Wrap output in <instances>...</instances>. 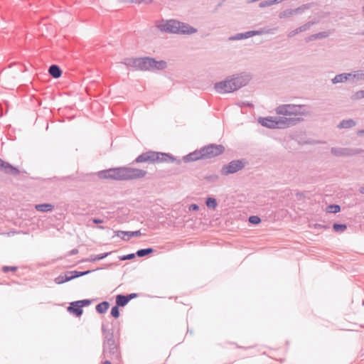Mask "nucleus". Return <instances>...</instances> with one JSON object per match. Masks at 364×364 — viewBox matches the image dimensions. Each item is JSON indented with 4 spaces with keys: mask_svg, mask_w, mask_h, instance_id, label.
I'll return each mask as SVG.
<instances>
[{
    "mask_svg": "<svg viewBox=\"0 0 364 364\" xmlns=\"http://www.w3.org/2000/svg\"><path fill=\"white\" fill-rule=\"evenodd\" d=\"M102 332L104 336L102 355L110 360H117L120 353L118 346L114 339L113 329L107 330L105 325L102 324Z\"/></svg>",
    "mask_w": 364,
    "mask_h": 364,
    "instance_id": "obj_5",
    "label": "nucleus"
},
{
    "mask_svg": "<svg viewBox=\"0 0 364 364\" xmlns=\"http://www.w3.org/2000/svg\"><path fill=\"white\" fill-rule=\"evenodd\" d=\"M70 281L68 271L60 274L59 276L54 279V282L57 284H62Z\"/></svg>",
    "mask_w": 364,
    "mask_h": 364,
    "instance_id": "obj_23",
    "label": "nucleus"
},
{
    "mask_svg": "<svg viewBox=\"0 0 364 364\" xmlns=\"http://www.w3.org/2000/svg\"><path fill=\"white\" fill-rule=\"evenodd\" d=\"M109 307V303L107 301H102L99 303L96 307L95 309L97 313L99 314H105Z\"/></svg>",
    "mask_w": 364,
    "mask_h": 364,
    "instance_id": "obj_25",
    "label": "nucleus"
},
{
    "mask_svg": "<svg viewBox=\"0 0 364 364\" xmlns=\"http://www.w3.org/2000/svg\"><path fill=\"white\" fill-rule=\"evenodd\" d=\"M178 33L180 34H193L197 32V29L188 23L180 22L178 25Z\"/></svg>",
    "mask_w": 364,
    "mask_h": 364,
    "instance_id": "obj_14",
    "label": "nucleus"
},
{
    "mask_svg": "<svg viewBox=\"0 0 364 364\" xmlns=\"http://www.w3.org/2000/svg\"><path fill=\"white\" fill-rule=\"evenodd\" d=\"M77 253H78V250L75 248V249L71 250L69 252L68 255L71 256V255H77Z\"/></svg>",
    "mask_w": 364,
    "mask_h": 364,
    "instance_id": "obj_47",
    "label": "nucleus"
},
{
    "mask_svg": "<svg viewBox=\"0 0 364 364\" xmlns=\"http://www.w3.org/2000/svg\"><path fill=\"white\" fill-rule=\"evenodd\" d=\"M205 205L208 208L215 210L218 206V202L215 198L208 197L205 200Z\"/></svg>",
    "mask_w": 364,
    "mask_h": 364,
    "instance_id": "obj_27",
    "label": "nucleus"
},
{
    "mask_svg": "<svg viewBox=\"0 0 364 364\" xmlns=\"http://www.w3.org/2000/svg\"><path fill=\"white\" fill-rule=\"evenodd\" d=\"M160 162H175L177 164H180L181 161L168 153L148 151L139 155L131 164H134L135 163L154 164Z\"/></svg>",
    "mask_w": 364,
    "mask_h": 364,
    "instance_id": "obj_4",
    "label": "nucleus"
},
{
    "mask_svg": "<svg viewBox=\"0 0 364 364\" xmlns=\"http://www.w3.org/2000/svg\"><path fill=\"white\" fill-rule=\"evenodd\" d=\"M17 269H18V267L16 266H4L2 267V271L4 273H7L9 271L15 272L17 270Z\"/></svg>",
    "mask_w": 364,
    "mask_h": 364,
    "instance_id": "obj_42",
    "label": "nucleus"
},
{
    "mask_svg": "<svg viewBox=\"0 0 364 364\" xmlns=\"http://www.w3.org/2000/svg\"><path fill=\"white\" fill-rule=\"evenodd\" d=\"M328 36H329L328 31H322V32H318L317 33H315L316 40L326 38L328 37Z\"/></svg>",
    "mask_w": 364,
    "mask_h": 364,
    "instance_id": "obj_40",
    "label": "nucleus"
},
{
    "mask_svg": "<svg viewBox=\"0 0 364 364\" xmlns=\"http://www.w3.org/2000/svg\"><path fill=\"white\" fill-rule=\"evenodd\" d=\"M242 39H245L244 33H238L234 36L229 37L230 41H239Z\"/></svg>",
    "mask_w": 364,
    "mask_h": 364,
    "instance_id": "obj_39",
    "label": "nucleus"
},
{
    "mask_svg": "<svg viewBox=\"0 0 364 364\" xmlns=\"http://www.w3.org/2000/svg\"><path fill=\"white\" fill-rule=\"evenodd\" d=\"M112 252H105L100 255H92L90 257L85 259V262H94L106 258L112 254Z\"/></svg>",
    "mask_w": 364,
    "mask_h": 364,
    "instance_id": "obj_20",
    "label": "nucleus"
},
{
    "mask_svg": "<svg viewBox=\"0 0 364 364\" xmlns=\"http://www.w3.org/2000/svg\"><path fill=\"white\" fill-rule=\"evenodd\" d=\"M333 229L335 232H343L347 229V225L346 224L335 223L333 225Z\"/></svg>",
    "mask_w": 364,
    "mask_h": 364,
    "instance_id": "obj_31",
    "label": "nucleus"
},
{
    "mask_svg": "<svg viewBox=\"0 0 364 364\" xmlns=\"http://www.w3.org/2000/svg\"><path fill=\"white\" fill-rule=\"evenodd\" d=\"M92 221L93 222V223L95 224H101L104 221L103 220H101L100 218H94L92 219Z\"/></svg>",
    "mask_w": 364,
    "mask_h": 364,
    "instance_id": "obj_45",
    "label": "nucleus"
},
{
    "mask_svg": "<svg viewBox=\"0 0 364 364\" xmlns=\"http://www.w3.org/2000/svg\"><path fill=\"white\" fill-rule=\"evenodd\" d=\"M294 10V14H299L301 13L302 11H304L302 9H301V6H299L298 8L295 9H293Z\"/></svg>",
    "mask_w": 364,
    "mask_h": 364,
    "instance_id": "obj_49",
    "label": "nucleus"
},
{
    "mask_svg": "<svg viewBox=\"0 0 364 364\" xmlns=\"http://www.w3.org/2000/svg\"><path fill=\"white\" fill-rule=\"evenodd\" d=\"M146 174L147 171L145 170L128 166L111 168L97 173L100 178L114 181L138 180L143 178Z\"/></svg>",
    "mask_w": 364,
    "mask_h": 364,
    "instance_id": "obj_1",
    "label": "nucleus"
},
{
    "mask_svg": "<svg viewBox=\"0 0 364 364\" xmlns=\"http://www.w3.org/2000/svg\"><path fill=\"white\" fill-rule=\"evenodd\" d=\"M351 73V78L357 80H364V70H355Z\"/></svg>",
    "mask_w": 364,
    "mask_h": 364,
    "instance_id": "obj_28",
    "label": "nucleus"
},
{
    "mask_svg": "<svg viewBox=\"0 0 364 364\" xmlns=\"http://www.w3.org/2000/svg\"><path fill=\"white\" fill-rule=\"evenodd\" d=\"M126 235H127L126 231H122V230L114 231V236H117V237L121 238L124 241H128V240H129V237H127Z\"/></svg>",
    "mask_w": 364,
    "mask_h": 364,
    "instance_id": "obj_35",
    "label": "nucleus"
},
{
    "mask_svg": "<svg viewBox=\"0 0 364 364\" xmlns=\"http://www.w3.org/2000/svg\"><path fill=\"white\" fill-rule=\"evenodd\" d=\"M331 152L336 156L341 157L355 156L361 154L363 150L361 149L332 147Z\"/></svg>",
    "mask_w": 364,
    "mask_h": 364,
    "instance_id": "obj_10",
    "label": "nucleus"
},
{
    "mask_svg": "<svg viewBox=\"0 0 364 364\" xmlns=\"http://www.w3.org/2000/svg\"><path fill=\"white\" fill-rule=\"evenodd\" d=\"M129 302L127 295L118 294L116 296V304L117 306H125Z\"/></svg>",
    "mask_w": 364,
    "mask_h": 364,
    "instance_id": "obj_24",
    "label": "nucleus"
},
{
    "mask_svg": "<svg viewBox=\"0 0 364 364\" xmlns=\"http://www.w3.org/2000/svg\"><path fill=\"white\" fill-rule=\"evenodd\" d=\"M97 228H99L100 230H105L106 228L105 226L100 225L97 227Z\"/></svg>",
    "mask_w": 364,
    "mask_h": 364,
    "instance_id": "obj_55",
    "label": "nucleus"
},
{
    "mask_svg": "<svg viewBox=\"0 0 364 364\" xmlns=\"http://www.w3.org/2000/svg\"><path fill=\"white\" fill-rule=\"evenodd\" d=\"M103 364H112V363H111V361H110L109 360H105V361L103 363Z\"/></svg>",
    "mask_w": 364,
    "mask_h": 364,
    "instance_id": "obj_54",
    "label": "nucleus"
},
{
    "mask_svg": "<svg viewBox=\"0 0 364 364\" xmlns=\"http://www.w3.org/2000/svg\"><path fill=\"white\" fill-rule=\"evenodd\" d=\"M294 14V10L291 9H289L280 12L279 14V18H287L291 17Z\"/></svg>",
    "mask_w": 364,
    "mask_h": 364,
    "instance_id": "obj_29",
    "label": "nucleus"
},
{
    "mask_svg": "<svg viewBox=\"0 0 364 364\" xmlns=\"http://www.w3.org/2000/svg\"><path fill=\"white\" fill-rule=\"evenodd\" d=\"M178 25L179 21L173 19L163 21L160 24L158 25L159 29L165 33H178Z\"/></svg>",
    "mask_w": 364,
    "mask_h": 364,
    "instance_id": "obj_11",
    "label": "nucleus"
},
{
    "mask_svg": "<svg viewBox=\"0 0 364 364\" xmlns=\"http://www.w3.org/2000/svg\"><path fill=\"white\" fill-rule=\"evenodd\" d=\"M277 114L288 116L287 117H302L306 116L308 112L305 110L304 105L284 104L278 106L276 109Z\"/></svg>",
    "mask_w": 364,
    "mask_h": 364,
    "instance_id": "obj_7",
    "label": "nucleus"
},
{
    "mask_svg": "<svg viewBox=\"0 0 364 364\" xmlns=\"http://www.w3.org/2000/svg\"><path fill=\"white\" fill-rule=\"evenodd\" d=\"M315 23L314 21H309L306 23L305 24L296 28V29L291 31L289 33L288 37L291 38L294 36L295 35L298 34L299 33L303 32L309 29L311 26H313Z\"/></svg>",
    "mask_w": 364,
    "mask_h": 364,
    "instance_id": "obj_16",
    "label": "nucleus"
},
{
    "mask_svg": "<svg viewBox=\"0 0 364 364\" xmlns=\"http://www.w3.org/2000/svg\"><path fill=\"white\" fill-rule=\"evenodd\" d=\"M361 36H364V31L360 33Z\"/></svg>",
    "mask_w": 364,
    "mask_h": 364,
    "instance_id": "obj_56",
    "label": "nucleus"
},
{
    "mask_svg": "<svg viewBox=\"0 0 364 364\" xmlns=\"http://www.w3.org/2000/svg\"><path fill=\"white\" fill-rule=\"evenodd\" d=\"M35 208L39 212L46 213L51 211L54 208V205L51 203H41L36 205Z\"/></svg>",
    "mask_w": 364,
    "mask_h": 364,
    "instance_id": "obj_21",
    "label": "nucleus"
},
{
    "mask_svg": "<svg viewBox=\"0 0 364 364\" xmlns=\"http://www.w3.org/2000/svg\"><path fill=\"white\" fill-rule=\"evenodd\" d=\"M119 306H117L116 304L115 306H112L111 309V316L114 317V318H117L119 317L120 313H119Z\"/></svg>",
    "mask_w": 364,
    "mask_h": 364,
    "instance_id": "obj_36",
    "label": "nucleus"
},
{
    "mask_svg": "<svg viewBox=\"0 0 364 364\" xmlns=\"http://www.w3.org/2000/svg\"><path fill=\"white\" fill-rule=\"evenodd\" d=\"M68 311L70 313L73 314L77 317L80 316L83 313L82 305H80L78 301L71 302L68 307Z\"/></svg>",
    "mask_w": 364,
    "mask_h": 364,
    "instance_id": "obj_15",
    "label": "nucleus"
},
{
    "mask_svg": "<svg viewBox=\"0 0 364 364\" xmlns=\"http://www.w3.org/2000/svg\"><path fill=\"white\" fill-rule=\"evenodd\" d=\"M128 69L140 71L155 72L167 68V62L164 60H156L151 57L126 58L122 62Z\"/></svg>",
    "mask_w": 364,
    "mask_h": 364,
    "instance_id": "obj_2",
    "label": "nucleus"
},
{
    "mask_svg": "<svg viewBox=\"0 0 364 364\" xmlns=\"http://www.w3.org/2000/svg\"><path fill=\"white\" fill-rule=\"evenodd\" d=\"M127 296L128 297L129 301H130L132 299L136 298L138 296V294L136 293H132L129 294H127Z\"/></svg>",
    "mask_w": 364,
    "mask_h": 364,
    "instance_id": "obj_46",
    "label": "nucleus"
},
{
    "mask_svg": "<svg viewBox=\"0 0 364 364\" xmlns=\"http://www.w3.org/2000/svg\"><path fill=\"white\" fill-rule=\"evenodd\" d=\"M363 98H364V90H363L355 92L350 97V99L353 100H360V99H363Z\"/></svg>",
    "mask_w": 364,
    "mask_h": 364,
    "instance_id": "obj_34",
    "label": "nucleus"
},
{
    "mask_svg": "<svg viewBox=\"0 0 364 364\" xmlns=\"http://www.w3.org/2000/svg\"><path fill=\"white\" fill-rule=\"evenodd\" d=\"M0 171H3L6 174L16 176L20 173L18 168L14 166L7 161H4L0 158Z\"/></svg>",
    "mask_w": 364,
    "mask_h": 364,
    "instance_id": "obj_12",
    "label": "nucleus"
},
{
    "mask_svg": "<svg viewBox=\"0 0 364 364\" xmlns=\"http://www.w3.org/2000/svg\"><path fill=\"white\" fill-rule=\"evenodd\" d=\"M326 210L329 213H337L341 211V206L337 204H331L327 206Z\"/></svg>",
    "mask_w": 364,
    "mask_h": 364,
    "instance_id": "obj_30",
    "label": "nucleus"
},
{
    "mask_svg": "<svg viewBox=\"0 0 364 364\" xmlns=\"http://www.w3.org/2000/svg\"><path fill=\"white\" fill-rule=\"evenodd\" d=\"M355 122L352 119H343L337 126L339 129H349L355 126Z\"/></svg>",
    "mask_w": 364,
    "mask_h": 364,
    "instance_id": "obj_22",
    "label": "nucleus"
},
{
    "mask_svg": "<svg viewBox=\"0 0 364 364\" xmlns=\"http://www.w3.org/2000/svg\"><path fill=\"white\" fill-rule=\"evenodd\" d=\"M199 159H204L202 148L199 150H196L183 157V160L186 163L195 161Z\"/></svg>",
    "mask_w": 364,
    "mask_h": 364,
    "instance_id": "obj_13",
    "label": "nucleus"
},
{
    "mask_svg": "<svg viewBox=\"0 0 364 364\" xmlns=\"http://www.w3.org/2000/svg\"><path fill=\"white\" fill-rule=\"evenodd\" d=\"M154 250L153 247H148L144 249H140L136 251V256L139 257H143L149 255V254L154 252Z\"/></svg>",
    "mask_w": 364,
    "mask_h": 364,
    "instance_id": "obj_26",
    "label": "nucleus"
},
{
    "mask_svg": "<svg viewBox=\"0 0 364 364\" xmlns=\"http://www.w3.org/2000/svg\"><path fill=\"white\" fill-rule=\"evenodd\" d=\"M48 73L51 77L55 79L59 78L62 75L60 68L55 64L51 65L48 68Z\"/></svg>",
    "mask_w": 364,
    "mask_h": 364,
    "instance_id": "obj_19",
    "label": "nucleus"
},
{
    "mask_svg": "<svg viewBox=\"0 0 364 364\" xmlns=\"http://www.w3.org/2000/svg\"><path fill=\"white\" fill-rule=\"evenodd\" d=\"M264 33V32L262 30H260V31H247V32L244 33L245 38H250V37H252V36H257V35H261V34H262Z\"/></svg>",
    "mask_w": 364,
    "mask_h": 364,
    "instance_id": "obj_32",
    "label": "nucleus"
},
{
    "mask_svg": "<svg viewBox=\"0 0 364 364\" xmlns=\"http://www.w3.org/2000/svg\"><path fill=\"white\" fill-rule=\"evenodd\" d=\"M358 134L364 136V129H362V130L358 131Z\"/></svg>",
    "mask_w": 364,
    "mask_h": 364,
    "instance_id": "obj_53",
    "label": "nucleus"
},
{
    "mask_svg": "<svg viewBox=\"0 0 364 364\" xmlns=\"http://www.w3.org/2000/svg\"><path fill=\"white\" fill-rule=\"evenodd\" d=\"M136 257L135 253H130L128 255H125L123 256H120L119 258L121 261L128 260V259H132Z\"/></svg>",
    "mask_w": 364,
    "mask_h": 364,
    "instance_id": "obj_41",
    "label": "nucleus"
},
{
    "mask_svg": "<svg viewBox=\"0 0 364 364\" xmlns=\"http://www.w3.org/2000/svg\"><path fill=\"white\" fill-rule=\"evenodd\" d=\"M80 305H82V309L84 307V306H89L92 301L90 299H82V300H79L78 301Z\"/></svg>",
    "mask_w": 364,
    "mask_h": 364,
    "instance_id": "obj_43",
    "label": "nucleus"
},
{
    "mask_svg": "<svg viewBox=\"0 0 364 364\" xmlns=\"http://www.w3.org/2000/svg\"><path fill=\"white\" fill-rule=\"evenodd\" d=\"M204 159H212L222 154L225 147L221 144H210L202 147Z\"/></svg>",
    "mask_w": 364,
    "mask_h": 364,
    "instance_id": "obj_9",
    "label": "nucleus"
},
{
    "mask_svg": "<svg viewBox=\"0 0 364 364\" xmlns=\"http://www.w3.org/2000/svg\"><path fill=\"white\" fill-rule=\"evenodd\" d=\"M249 223L253 225H258L261 223V218L257 215H251L248 218Z\"/></svg>",
    "mask_w": 364,
    "mask_h": 364,
    "instance_id": "obj_37",
    "label": "nucleus"
},
{
    "mask_svg": "<svg viewBox=\"0 0 364 364\" xmlns=\"http://www.w3.org/2000/svg\"><path fill=\"white\" fill-rule=\"evenodd\" d=\"M251 80V75L241 73L227 77L224 80L215 82L214 89L220 94L231 93L247 85Z\"/></svg>",
    "mask_w": 364,
    "mask_h": 364,
    "instance_id": "obj_3",
    "label": "nucleus"
},
{
    "mask_svg": "<svg viewBox=\"0 0 364 364\" xmlns=\"http://www.w3.org/2000/svg\"><path fill=\"white\" fill-rule=\"evenodd\" d=\"M351 78V73H341L336 75L333 78L331 79V82L333 84L341 83L344 82Z\"/></svg>",
    "mask_w": 364,
    "mask_h": 364,
    "instance_id": "obj_18",
    "label": "nucleus"
},
{
    "mask_svg": "<svg viewBox=\"0 0 364 364\" xmlns=\"http://www.w3.org/2000/svg\"><path fill=\"white\" fill-rule=\"evenodd\" d=\"M264 33V32L262 30H260V31H247V32L244 33L245 38H250V37H252V36H257V35H261V34H262Z\"/></svg>",
    "mask_w": 364,
    "mask_h": 364,
    "instance_id": "obj_33",
    "label": "nucleus"
},
{
    "mask_svg": "<svg viewBox=\"0 0 364 364\" xmlns=\"http://www.w3.org/2000/svg\"><path fill=\"white\" fill-rule=\"evenodd\" d=\"M301 6V9L303 10H305V9H309L311 6V4H303Z\"/></svg>",
    "mask_w": 364,
    "mask_h": 364,
    "instance_id": "obj_51",
    "label": "nucleus"
},
{
    "mask_svg": "<svg viewBox=\"0 0 364 364\" xmlns=\"http://www.w3.org/2000/svg\"><path fill=\"white\" fill-rule=\"evenodd\" d=\"M127 233V237H139L142 235V233L141 230H136V231H126Z\"/></svg>",
    "mask_w": 364,
    "mask_h": 364,
    "instance_id": "obj_38",
    "label": "nucleus"
},
{
    "mask_svg": "<svg viewBox=\"0 0 364 364\" xmlns=\"http://www.w3.org/2000/svg\"><path fill=\"white\" fill-rule=\"evenodd\" d=\"M303 119L301 117H260L259 122L267 128L284 129L294 126Z\"/></svg>",
    "mask_w": 364,
    "mask_h": 364,
    "instance_id": "obj_6",
    "label": "nucleus"
},
{
    "mask_svg": "<svg viewBox=\"0 0 364 364\" xmlns=\"http://www.w3.org/2000/svg\"><path fill=\"white\" fill-rule=\"evenodd\" d=\"M152 1H153V0H139V1H138V3H139V4L144 3V4H149L152 3Z\"/></svg>",
    "mask_w": 364,
    "mask_h": 364,
    "instance_id": "obj_50",
    "label": "nucleus"
},
{
    "mask_svg": "<svg viewBox=\"0 0 364 364\" xmlns=\"http://www.w3.org/2000/svg\"><path fill=\"white\" fill-rule=\"evenodd\" d=\"M189 210L190 211H196L199 210V205L196 203H193L189 206Z\"/></svg>",
    "mask_w": 364,
    "mask_h": 364,
    "instance_id": "obj_44",
    "label": "nucleus"
},
{
    "mask_svg": "<svg viewBox=\"0 0 364 364\" xmlns=\"http://www.w3.org/2000/svg\"><path fill=\"white\" fill-rule=\"evenodd\" d=\"M359 191L360 193L364 194V187H360Z\"/></svg>",
    "mask_w": 364,
    "mask_h": 364,
    "instance_id": "obj_52",
    "label": "nucleus"
},
{
    "mask_svg": "<svg viewBox=\"0 0 364 364\" xmlns=\"http://www.w3.org/2000/svg\"><path fill=\"white\" fill-rule=\"evenodd\" d=\"M97 269H100L99 268L96 269V270H97ZM95 271V269H92V270L89 269V270L82 271V272L77 271V270H73V271H68V272L69 277L71 281L74 279L87 275Z\"/></svg>",
    "mask_w": 364,
    "mask_h": 364,
    "instance_id": "obj_17",
    "label": "nucleus"
},
{
    "mask_svg": "<svg viewBox=\"0 0 364 364\" xmlns=\"http://www.w3.org/2000/svg\"><path fill=\"white\" fill-rule=\"evenodd\" d=\"M246 165L245 159L232 160L228 164L223 166L220 173L223 176L233 174L245 168Z\"/></svg>",
    "mask_w": 364,
    "mask_h": 364,
    "instance_id": "obj_8",
    "label": "nucleus"
},
{
    "mask_svg": "<svg viewBox=\"0 0 364 364\" xmlns=\"http://www.w3.org/2000/svg\"><path fill=\"white\" fill-rule=\"evenodd\" d=\"M314 40H316L315 34H312L306 38V42H309L311 41H314Z\"/></svg>",
    "mask_w": 364,
    "mask_h": 364,
    "instance_id": "obj_48",
    "label": "nucleus"
}]
</instances>
